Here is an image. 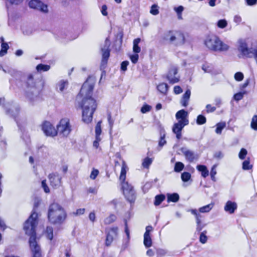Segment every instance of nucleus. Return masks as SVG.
<instances>
[{
  "instance_id": "nucleus-1",
  "label": "nucleus",
  "mask_w": 257,
  "mask_h": 257,
  "mask_svg": "<svg viewBox=\"0 0 257 257\" xmlns=\"http://www.w3.org/2000/svg\"><path fill=\"white\" fill-rule=\"evenodd\" d=\"M94 84V78L88 77L76 97L79 106L82 109V120L87 123L92 121L93 114L97 106L96 101L92 97Z\"/></svg>"
},
{
  "instance_id": "nucleus-2",
  "label": "nucleus",
  "mask_w": 257,
  "mask_h": 257,
  "mask_svg": "<svg viewBox=\"0 0 257 257\" xmlns=\"http://www.w3.org/2000/svg\"><path fill=\"white\" fill-rule=\"evenodd\" d=\"M37 218L38 214L33 210L24 225L26 234L30 236L29 243L33 254L32 257H41V247L36 239V227L38 224Z\"/></svg>"
},
{
  "instance_id": "nucleus-3",
  "label": "nucleus",
  "mask_w": 257,
  "mask_h": 257,
  "mask_svg": "<svg viewBox=\"0 0 257 257\" xmlns=\"http://www.w3.org/2000/svg\"><path fill=\"white\" fill-rule=\"evenodd\" d=\"M67 214L65 209L57 203L50 204L48 209V219L49 221L54 225H61L64 223Z\"/></svg>"
},
{
  "instance_id": "nucleus-4",
  "label": "nucleus",
  "mask_w": 257,
  "mask_h": 257,
  "mask_svg": "<svg viewBox=\"0 0 257 257\" xmlns=\"http://www.w3.org/2000/svg\"><path fill=\"white\" fill-rule=\"evenodd\" d=\"M39 83H41L40 81H35L32 74L28 75L26 82V96L31 102H33L38 98L41 90V87L38 86Z\"/></svg>"
},
{
  "instance_id": "nucleus-5",
  "label": "nucleus",
  "mask_w": 257,
  "mask_h": 257,
  "mask_svg": "<svg viewBox=\"0 0 257 257\" xmlns=\"http://www.w3.org/2000/svg\"><path fill=\"white\" fill-rule=\"evenodd\" d=\"M205 44L209 49L214 51H226L229 48L227 44L223 43L219 38L214 35L208 36L205 41Z\"/></svg>"
},
{
  "instance_id": "nucleus-6",
  "label": "nucleus",
  "mask_w": 257,
  "mask_h": 257,
  "mask_svg": "<svg viewBox=\"0 0 257 257\" xmlns=\"http://www.w3.org/2000/svg\"><path fill=\"white\" fill-rule=\"evenodd\" d=\"M163 39L165 42L182 45L185 42V37L180 32L168 31L164 33Z\"/></svg>"
},
{
  "instance_id": "nucleus-7",
  "label": "nucleus",
  "mask_w": 257,
  "mask_h": 257,
  "mask_svg": "<svg viewBox=\"0 0 257 257\" xmlns=\"http://www.w3.org/2000/svg\"><path fill=\"white\" fill-rule=\"evenodd\" d=\"M121 189L126 199L130 203H134L136 200V194L133 186L127 182L121 181Z\"/></svg>"
},
{
  "instance_id": "nucleus-8",
  "label": "nucleus",
  "mask_w": 257,
  "mask_h": 257,
  "mask_svg": "<svg viewBox=\"0 0 257 257\" xmlns=\"http://www.w3.org/2000/svg\"><path fill=\"white\" fill-rule=\"evenodd\" d=\"M110 41L108 38H106L103 47L101 48L102 60L100 65L101 70L104 69L106 66L107 61L110 56Z\"/></svg>"
},
{
  "instance_id": "nucleus-9",
  "label": "nucleus",
  "mask_w": 257,
  "mask_h": 257,
  "mask_svg": "<svg viewBox=\"0 0 257 257\" xmlns=\"http://www.w3.org/2000/svg\"><path fill=\"white\" fill-rule=\"evenodd\" d=\"M57 133H58L64 137L68 136L71 131L69 120L67 118L62 119L59 124L57 125Z\"/></svg>"
},
{
  "instance_id": "nucleus-10",
  "label": "nucleus",
  "mask_w": 257,
  "mask_h": 257,
  "mask_svg": "<svg viewBox=\"0 0 257 257\" xmlns=\"http://www.w3.org/2000/svg\"><path fill=\"white\" fill-rule=\"evenodd\" d=\"M180 151L183 154L186 160L189 162L192 163L198 160L199 155L194 151L188 149L186 147H182Z\"/></svg>"
},
{
  "instance_id": "nucleus-11",
  "label": "nucleus",
  "mask_w": 257,
  "mask_h": 257,
  "mask_svg": "<svg viewBox=\"0 0 257 257\" xmlns=\"http://www.w3.org/2000/svg\"><path fill=\"white\" fill-rule=\"evenodd\" d=\"M29 6L31 8L39 10L42 12H48L47 5L44 4L39 0H31L29 3Z\"/></svg>"
},
{
  "instance_id": "nucleus-12",
  "label": "nucleus",
  "mask_w": 257,
  "mask_h": 257,
  "mask_svg": "<svg viewBox=\"0 0 257 257\" xmlns=\"http://www.w3.org/2000/svg\"><path fill=\"white\" fill-rule=\"evenodd\" d=\"M42 130L47 136L54 137L57 134V130L49 122L45 121L42 125Z\"/></svg>"
},
{
  "instance_id": "nucleus-13",
  "label": "nucleus",
  "mask_w": 257,
  "mask_h": 257,
  "mask_svg": "<svg viewBox=\"0 0 257 257\" xmlns=\"http://www.w3.org/2000/svg\"><path fill=\"white\" fill-rule=\"evenodd\" d=\"M153 230V227L148 225L146 227V231L144 234V244L147 247H150L152 245V240L150 236V232Z\"/></svg>"
},
{
  "instance_id": "nucleus-14",
  "label": "nucleus",
  "mask_w": 257,
  "mask_h": 257,
  "mask_svg": "<svg viewBox=\"0 0 257 257\" xmlns=\"http://www.w3.org/2000/svg\"><path fill=\"white\" fill-rule=\"evenodd\" d=\"M178 72L177 67L175 66H172L168 72L167 75V79L169 81L170 83L172 84H174L179 81V77H176L175 75L177 74Z\"/></svg>"
},
{
  "instance_id": "nucleus-15",
  "label": "nucleus",
  "mask_w": 257,
  "mask_h": 257,
  "mask_svg": "<svg viewBox=\"0 0 257 257\" xmlns=\"http://www.w3.org/2000/svg\"><path fill=\"white\" fill-rule=\"evenodd\" d=\"M176 118L178 120V122H181L185 124H189V120L188 119V113L184 109L179 110L176 113Z\"/></svg>"
},
{
  "instance_id": "nucleus-16",
  "label": "nucleus",
  "mask_w": 257,
  "mask_h": 257,
  "mask_svg": "<svg viewBox=\"0 0 257 257\" xmlns=\"http://www.w3.org/2000/svg\"><path fill=\"white\" fill-rule=\"evenodd\" d=\"M187 124L182 123L181 122L175 123L172 126V132L176 135V137L178 140L182 138V131L185 126Z\"/></svg>"
},
{
  "instance_id": "nucleus-17",
  "label": "nucleus",
  "mask_w": 257,
  "mask_h": 257,
  "mask_svg": "<svg viewBox=\"0 0 257 257\" xmlns=\"http://www.w3.org/2000/svg\"><path fill=\"white\" fill-rule=\"evenodd\" d=\"M117 227H113L110 229V230L107 233L105 244L107 246L110 245L114 237L117 235Z\"/></svg>"
},
{
  "instance_id": "nucleus-18",
  "label": "nucleus",
  "mask_w": 257,
  "mask_h": 257,
  "mask_svg": "<svg viewBox=\"0 0 257 257\" xmlns=\"http://www.w3.org/2000/svg\"><path fill=\"white\" fill-rule=\"evenodd\" d=\"M51 185L54 187L59 186L61 184V177L58 173L51 174L49 176Z\"/></svg>"
},
{
  "instance_id": "nucleus-19",
  "label": "nucleus",
  "mask_w": 257,
  "mask_h": 257,
  "mask_svg": "<svg viewBox=\"0 0 257 257\" xmlns=\"http://www.w3.org/2000/svg\"><path fill=\"white\" fill-rule=\"evenodd\" d=\"M237 205L235 202L227 201L224 207V211L229 214H233L237 209Z\"/></svg>"
},
{
  "instance_id": "nucleus-20",
  "label": "nucleus",
  "mask_w": 257,
  "mask_h": 257,
  "mask_svg": "<svg viewBox=\"0 0 257 257\" xmlns=\"http://www.w3.org/2000/svg\"><path fill=\"white\" fill-rule=\"evenodd\" d=\"M191 95V91L188 89L183 95L180 103L184 107H186L188 105L190 97Z\"/></svg>"
},
{
  "instance_id": "nucleus-21",
  "label": "nucleus",
  "mask_w": 257,
  "mask_h": 257,
  "mask_svg": "<svg viewBox=\"0 0 257 257\" xmlns=\"http://www.w3.org/2000/svg\"><path fill=\"white\" fill-rule=\"evenodd\" d=\"M68 84V83L67 80H61L57 83L56 85V90L58 92H63L67 87Z\"/></svg>"
},
{
  "instance_id": "nucleus-22",
  "label": "nucleus",
  "mask_w": 257,
  "mask_h": 257,
  "mask_svg": "<svg viewBox=\"0 0 257 257\" xmlns=\"http://www.w3.org/2000/svg\"><path fill=\"white\" fill-rule=\"evenodd\" d=\"M127 169L128 168L126 164L124 161H123L121 168L120 174L119 176V180L121 181H125L126 178V173Z\"/></svg>"
},
{
  "instance_id": "nucleus-23",
  "label": "nucleus",
  "mask_w": 257,
  "mask_h": 257,
  "mask_svg": "<svg viewBox=\"0 0 257 257\" xmlns=\"http://www.w3.org/2000/svg\"><path fill=\"white\" fill-rule=\"evenodd\" d=\"M3 71L5 73H9L14 77L20 78L21 77V73L20 72L12 68L3 69Z\"/></svg>"
},
{
  "instance_id": "nucleus-24",
  "label": "nucleus",
  "mask_w": 257,
  "mask_h": 257,
  "mask_svg": "<svg viewBox=\"0 0 257 257\" xmlns=\"http://www.w3.org/2000/svg\"><path fill=\"white\" fill-rule=\"evenodd\" d=\"M214 206V203L211 202L209 204L200 207L198 211L200 213H208L213 208Z\"/></svg>"
},
{
  "instance_id": "nucleus-25",
  "label": "nucleus",
  "mask_w": 257,
  "mask_h": 257,
  "mask_svg": "<svg viewBox=\"0 0 257 257\" xmlns=\"http://www.w3.org/2000/svg\"><path fill=\"white\" fill-rule=\"evenodd\" d=\"M197 170L201 173L203 177L206 178L209 175V171L207 167L203 165H199L197 166Z\"/></svg>"
},
{
  "instance_id": "nucleus-26",
  "label": "nucleus",
  "mask_w": 257,
  "mask_h": 257,
  "mask_svg": "<svg viewBox=\"0 0 257 257\" xmlns=\"http://www.w3.org/2000/svg\"><path fill=\"white\" fill-rule=\"evenodd\" d=\"M179 199V195L176 193L167 194V201L168 202H177Z\"/></svg>"
},
{
  "instance_id": "nucleus-27",
  "label": "nucleus",
  "mask_w": 257,
  "mask_h": 257,
  "mask_svg": "<svg viewBox=\"0 0 257 257\" xmlns=\"http://www.w3.org/2000/svg\"><path fill=\"white\" fill-rule=\"evenodd\" d=\"M168 85L165 83H162L157 86V89L161 93L165 94L168 90Z\"/></svg>"
},
{
  "instance_id": "nucleus-28",
  "label": "nucleus",
  "mask_w": 257,
  "mask_h": 257,
  "mask_svg": "<svg viewBox=\"0 0 257 257\" xmlns=\"http://www.w3.org/2000/svg\"><path fill=\"white\" fill-rule=\"evenodd\" d=\"M140 42V38L135 39L133 41V51L135 53H139L141 52V48L139 46Z\"/></svg>"
},
{
  "instance_id": "nucleus-29",
  "label": "nucleus",
  "mask_w": 257,
  "mask_h": 257,
  "mask_svg": "<svg viewBox=\"0 0 257 257\" xmlns=\"http://www.w3.org/2000/svg\"><path fill=\"white\" fill-rule=\"evenodd\" d=\"M190 211L192 214L195 216L196 223H200L202 222V218L203 216L200 214V212H198V211L195 209H191Z\"/></svg>"
},
{
  "instance_id": "nucleus-30",
  "label": "nucleus",
  "mask_w": 257,
  "mask_h": 257,
  "mask_svg": "<svg viewBox=\"0 0 257 257\" xmlns=\"http://www.w3.org/2000/svg\"><path fill=\"white\" fill-rule=\"evenodd\" d=\"M9 46L7 43H2L1 44V49L0 50V57H3L7 53V51Z\"/></svg>"
},
{
  "instance_id": "nucleus-31",
  "label": "nucleus",
  "mask_w": 257,
  "mask_h": 257,
  "mask_svg": "<svg viewBox=\"0 0 257 257\" xmlns=\"http://www.w3.org/2000/svg\"><path fill=\"white\" fill-rule=\"evenodd\" d=\"M165 199V196L163 194L156 195L155 198L154 205H159Z\"/></svg>"
},
{
  "instance_id": "nucleus-32",
  "label": "nucleus",
  "mask_w": 257,
  "mask_h": 257,
  "mask_svg": "<svg viewBox=\"0 0 257 257\" xmlns=\"http://www.w3.org/2000/svg\"><path fill=\"white\" fill-rule=\"evenodd\" d=\"M216 128L215 130V133L217 134H221L222 130L225 127L226 123L225 122H220L217 123L216 125Z\"/></svg>"
},
{
  "instance_id": "nucleus-33",
  "label": "nucleus",
  "mask_w": 257,
  "mask_h": 257,
  "mask_svg": "<svg viewBox=\"0 0 257 257\" xmlns=\"http://www.w3.org/2000/svg\"><path fill=\"white\" fill-rule=\"evenodd\" d=\"M50 69V66L49 65H45L40 64L36 67V69L38 72H45L47 71Z\"/></svg>"
},
{
  "instance_id": "nucleus-34",
  "label": "nucleus",
  "mask_w": 257,
  "mask_h": 257,
  "mask_svg": "<svg viewBox=\"0 0 257 257\" xmlns=\"http://www.w3.org/2000/svg\"><path fill=\"white\" fill-rule=\"evenodd\" d=\"M206 122V117L202 115L199 114L197 116L196 118V123L198 125H202Z\"/></svg>"
},
{
  "instance_id": "nucleus-35",
  "label": "nucleus",
  "mask_w": 257,
  "mask_h": 257,
  "mask_svg": "<svg viewBox=\"0 0 257 257\" xmlns=\"http://www.w3.org/2000/svg\"><path fill=\"white\" fill-rule=\"evenodd\" d=\"M46 233L47 235V237L50 239L52 240L53 238V229L51 226H48L46 229Z\"/></svg>"
},
{
  "instance_id": "nucleus-36",
  "label": "nucleus",
  "mask_w": 257,
  "mask_h": 257,
  "mask_svg": "<svg viewBox=\"0 0 257 257\" xmlns=\"http://www.w3.org/2000/svg\"><path fill=\"white\" fill-rule=\"evenodd\" d=\"M116 219V216L112 214H110L108 217H106L104 220V223L105 224H109L112 222H113Z\"/></svg>"
},
{
  "instance_id": "nucleus-37",
  "label": "nucleus",
  "mask_w": 257,
  "mask_h": 257,
  "mask_svg": "<svg viewBox=\"0 0 257 257\" xmlns=\"http://www.w3.org/2000/svg\"><path fill=\"white\" fill-rule=\"evenodd\" d=\"M184 168V165L180 162H178L175 163L174 171L176 172H180Z\"/></svg>"
},
{
  "instance_id": "nucleus-38",
  "label": "nucleus",
  "mask_w": 257,
  "mask_h": 257,
  "mask_svg": "<svg viewBox=\"0 0 257 257\" xmlns=\"http://www.w3.org/2000/svg\"><path fill=\"white\" fill-rule=\"evenodd\" d=\"M165 134L164 132H161L160 133V139L159 141V146L162 148L166 144V141L165 139Z\"/></svg>"
},
{
  "instance_id": "nucleus-39",
  "label": "nucleus",
  "mask_w": 257,
  "mask_h": 257,
  "mask_svg": "<svg viewBox=\"0 0 257 257\" xmlns=\"http://www.w3.org/2000/svg\"><path fill=\"white\" fill-rule=\"evenodd\" d=\"M252 166L250 164L249 158L244 161L242 163V169L244 170H248L251 169Z\"/></svg>"
},
{
  "instance_id": "nucleus-40",
  "label": "nucleus",
  "mask_w": 257,
  "mask_h": 257,
  "mask_svg": "<svg viewBox=\"0 0 257 257\" xmlns=\"http://www.w3.org/2000/svg\"><path fill=\"white\" fill-rule=\"evenodd\" d=\"M101 121H98L95 126V137H100V135L101 133Z\"/></svg>"
},
{
  "instance_id": "nucleus-41",
  "label": "nucleus",
  "mask_w": 257,
  "mask_h": 257,
  "mask_svg": "<svg viewBox=\"0 0 257 257\" xmlns=\"http://www.w3.org/2000/svg\"><path fill=\"white\" fill-rule=\"evenodd\" d=\"M206 230H204L200 233L199 240L202 243H205L207 242V237L206 235Z\"/></svg>"
},
{
  "instance_id": "nucleus-42",
  "label": "nucleus",
  "mask_w": 257,
  "mask_h": 257,
  "mask_svg": "<svg viewBox=\"0 0 257 257\" xmlns=\"http://www.w3.org/2000/svg\"><path fill=\"white\" fill-rule=\"evenodd\" d=\"M216 165H214L212 166V167L211 168V172H210V176H211V180L214 182L216 181V178L215 177V176L217 173L216 170Z\"/></svg>"
},
{
  "instance_id": "nucleus-43",
  "label": "nucleus",
  "mask_w": 257,
  "mask_h": 257,
  "mask_svg": "<svg viewBox=\"0 0 257 257\" xmlns=\"http://www.w3.org/2000/svg\"><path fill=\"white\" fill-rule=\"evenodd\" d=\"M216 109L215 106H212L211 104H208L206 105L205 110H203L202 112H204V111L207 113L213 112L216 110Z\"/></svg>"
},
{
  "instance_id": "nucleus-44",
  "label": "nucleus",
  "mask_w": 257,
  "mask_h": 257,
  "mask_svg": "<svg viewBox=\"0 0 257 257\" xmlns=\"http://www.w3.org/2000/svg\"><path fill=\"white\" fill-rule=\"evenodd\" d=\"M191 178V174L189 172H183L181 174V179L184 182H187Z\"/></svg>"
},
{
  "instance_id": "nucleus-45",
  "label": "nucleus",
  "mask_w": 257,
  "mask_h": 257,
  "mask_svg": "<svg viewBox=\"0 0 257 257\" xmlns=\"http://www.w3.org/2000/svg\"><path fill=\"white\" fill-rule=\"evenodd\" d=\"M107 120L109 126V131L111 133L113 126L114 120L111 118L110 113H108L107 114Z\"/></svg>"
},
{
  "instance_id": "nucleus-46",
  "label": "nucleus",
  "mask_w": 257,
  "mask_h": 257,
  "mask_svg": "<svg viewBox=\"0 0 257 257\" xmlns=\"http://www.w3.org/2000/svg\"><path fill=\"white\" fill-rule=\"evenodd\" d=\"M247 153V150L245 149L242 148L238 154V157L241 160H243L245 159V156H246Z\"/></svg>"
},
{
  "instance_id": "nucleus-47",
  "label": "nucleus",
  "mask_w": 257,
  "mask_h": 257,
  "mask_svg": "<svg viewBox=\"0 0 257 257\" xmlns=\"http://www.w3.org/2000/svg\"><path fill=\"white\" fill-rule=\"evenodd\" d=\"M227 25V21L224 19L219 20L217 24V26L219 28H221V29H223V28H224L225 27H226Z\"/></svg>"
},
{
  "instance_id": "nucleus-48",
  "label": "nucleus",
  "mask_w": 257,
  "mask_h": 257,
  "mask_svg": "<svg viewBox=\"0 0 257 257\" xmlns=\"http://www.w3.org/2000/svg\"><path fill=\"white\" fill-rule=\"evenodd\" d=\"M251 127L255 130L257 131V115H255L253 116L251 122Z\"/></svg>"
},
{
  "instance_id": "nucleus-49",
  "label": "nucleus",
  "mask_w": 257,
  "mask_h": 257,
  "mask_svg": "<svg viewBox=\"0 0 257 257\" xmlns=\"http://www.w3.org/2000/svg\"><path fill=\"white\" fill-rule=\"evenodd\" d=\"M152 160L149 158H146L144 159L142 165L144 168H148L149 166L151 164Z\"/></svg>"
},
{
  "instance_id": "nucleus-50",
  "label": "nucleus",
  "mask_w": 257,
  "mask_h": 257,
  "mask_svg": "<svg viewBox=\"0 0 257 257\" xmlns=\"http://www.w3.org/2000/svg\"><path fill=\"white\" fill-rule=\"evenodd\" d=\"M245 93V92H238V93H237L236 94H235L233 96V98L234 99V100H235L236 101H239V100H240L241 99H242L243 98V95Z\"/></svg>"
},
{
  "instance_id": "nucleus-51",
  "label": "nucleus",
  "mask_w": 257,
  "mask_h": 257,
  "mask_svg": "<svg viewBox=\"0 0 257 257\" xmlns=\"http://www.w3.org/2000/svg\"><path fill=\"white\" fill-rule=\"evenodd\" d=\"M243 77L244 75L242 72H238L234 74V79L237 81H240L242 80Z\"/></svg>"
},
{
  "instance_id": "nucleus-52",
  "label": "nucleus",
  "mask_w": 257,
  "mask_h": 257,
  "mask_svg": "<svg viewBox=\"0 0 257 257\" xmlns=\"http://www.w3.org/2000/svg\"><path fill=\"white\" fill-rule=\"evenodd\" d=\"M159 11L158 9V6L156 5H153L150 10V13L153 15H157L159 14Z\"/></svg>"
},
{
  "instance_id": "nucleus-53",
  "label": "nucleus",
  "mask_w": 257,
  "mask_h": 257,
  "mask_svg": "<svg viewBox=\"0 0 257 257\" xmlns=\"http://www.w3.org/2000/svg\"><path fill=\"white\" fill-rule=\"evenodd\" d=\"M123 221L124 222V226H125L124 231L127 236V239H130V231H129L128 225H127V220L126 218H124L123 219Z\"/></svg>"
},
{
  "instance_id": "nucleus-54",
  "label": "nucleus",
  "mask_w": 257,
  "mask_h": 257,
  "mask_svg": "<svg viewBox=\"0 0 257 257\" xmlns=\"http://www.w3.org/2000/svg\"><path fill=\"white\" fill-rule=\"evenodd\" d=\"M130 59L132 62L136 64L138 62L139 59V55L138 53L130 56Z\"/></svg>"
},
{
  "instance_id": "nucleus-55",
  "label": "nucleus",
  "mask_w": 257,
  "mask_h": 257,
  "mask_svg": "<svg viewBox=\"0 0 257 257\" xmlns=\"http://www.w3.org/2000/svg\"><path fill=\"white\" fill-rule=\"evenodd\" d=\"M196 230L200 232L206 225V224L201 222L200 223H196Z\"/></svg>"
},
{
  "instance_id": "nucleus-56",
  "label": "nucleus",
  "mask_w": 257,
  "mask_h": 257,
  "mask_svg": "<svg viewBox=\"0 0 257 257\" xmlns=\"http://www.w3.org/2000/svg\"><path fill=\"white\" fill-rule=\"evenodd\" d=\"M129 64V62L127 61H124L121 63V70L123 71H125L127 70V67Z\"/></svg>"
},
{
  "instance_id": "nucleus-57",
  "label": "nucleus",
  "mask_w": 257,
  "mask_h": 257,
  "mask_svg": "<svg viewBox=\"0 0 257 257\" xmlns=\"http://www.w3.org/2000/svg\"><path fill=\"white\" fill-rule=\"evenodd\" d=\"M42 187L43 188L44 191L46 193H49L50 192L49 188L46 184V180H43L41 183Z\"/></svg>"
},
{
  "instance_id": "nucleus-58",
  "label": "nucleus",
  "mask_w": 257,
  "mask_h": 257,
  "mask_svg": "<svg viewBox=\"0 0 257 257\" xmlns=\"http://www.w3.org/2000/svg\"><path fill=\"white\" fill-rule=\"evenodd\" d=\"M151 109V106L148 104H145L141 108V112L143 113L149 111Z\"/></svg>"
},
{
  "instance_id": "nucleus-59",
  "label": "nucleus",
  "mask_w": 257,
  "mask_h": 257,
  "mask_svg": "<svg viewBox=\"0 0 257 257\" xmlns=\"http://www.w3.org/2000/svg\"><path fill=\"white\" fill-rule=\"evenodd\" d=\"M98 171L96 169H93L91 174H90V177L91 179L94 180L96 178V177H97V176L98 175Z\"/></svg>"
},
{
  "instance_id": "nucleus-60",
  "label": "nucleus",
  "mask_w": 257,
  "mask_h": 257,
  "mask_svg": "<svg viewBox=\"0 0 257 257\" xmlns=\"http://www.w3.org/2000/svg\"><path fill=\"white\" fill-rule=\"evenodd\" d=\"M22 138L25 141V142L27 144L30 142L29 136L27 135V133H23Z\"/></svg>"
},
{
  "instance_id": "nucleus-61",
  "label": "nucleus",
  "mask_w": 257,
  "mask_h": 257,
  "mask_svg": "<svg viewBox=\"0 0 257 257\" xmlns=\"http://www.w3.org/2000/svg\"><path fill=\"white\" fill-rule=\"evenodd\" d=\"M167 251L164 249H158L157 251V253L158 255L159 256H163L165 255L167 253Z\"/></svg>"
},
{
  "instance_id": "nucleus-62",
  "label": "nucleus",
  "mask_w": 257,
  "mask_h": 257,
  "mask_svg": "<svg viewBox=\"0 0 257 257\" xmlns=\"http://www.w3.org/2000/svg\"><path fill=\"white\" fill-rule=\"evenodd\" d=\"M85 212V209L84 208H80L78 209L76 212H73V214L75 215H79L83 214Z\"/></svg>"
},
{
  "instance_id": "nucleus-63",
  "label": "nucleus",
  "mask_w": 257,
  "mask_h": 257,
  "mask_svg": "<svg viewBox=\"0 0 257 257\" xmlns=\"http://www.w3.org/2000/svg\"><path fill=\"white\" fill-rule=\"evenodd\" d=\"M241 18L239 15H235L233 18V21L236 24L238 25L241 21Z\"/></svg>"
},
{
  "instance_id": "nucleus-64",
  "label": "nucleus",
  "mask_w": 257,
  "mask_h": 257,
  "mask_svg": "<svg viewBox=\"0 0 257 257\" xmlns=\"http://www.w3.org/2000/svg\"><path fill=\"white\" fill-rule=\"evenodd\" d=\"M107 8L106 5H103L102 6L101 9V12L102 14L104 16H106L107 15Z\"/></svg>"
}]
</instances>
